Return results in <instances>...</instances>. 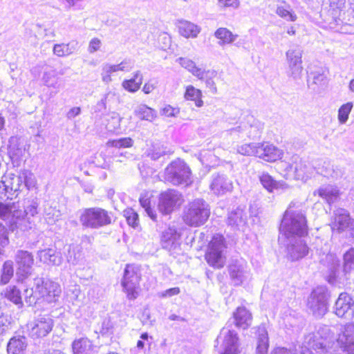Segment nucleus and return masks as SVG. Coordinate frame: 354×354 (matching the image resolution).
Listing matches in <instances>:
<instances>
[{"mask_svg": "<svg viewBox=\"0 0 354 354\" xmlns=\"http://www.w3.org/2000/svg\"><path fill=\"white\" fill-rule=\"evenodd\" d=\"M93 348V341L87 337L77 338L71 344L72 354H89Z\"/></svg>", "mask_w": 354, "mask_h": 354, "instance_id": "nucleus-14", "label": "nucleus"}, {"mask_svg": "<svg viewBox=\"0 0 354 354\" xmlns=\"http://www.w3.org/2000/svg\"><path fill=\"white\" fill-rule=\"evenodd\" d=\"M308 253V248L306 244L302 245V249L300 252H298L296 254V258L299 259L306 256Z\"/></svg>", "mask_w": 354, "mask_h": 354, "instance_id": "nucleus-52", "label": "nucleus"}, {"mask_svg": "<svg viewBox=\"0 0 354 354\" xmlns=\"http://www.w3.org/2000/svg\"><path fill=\"white\" fill-rule=\"evenodd\" d=\"M299 354H313V353L309 349H306L304 351H302Z\"/></svg>", "mask_w": 354, "mask_h": 354, "instance_id": "nucleus-61", "label": "nucleus"}, {"mask_svg": "<svg viewBox=\"0 0 354 354\" xmlns=\"http://www.w3.org/2000/svg\"><path fill=\"white\" fill-rule=\"evenodd\" d=\"M142 279L140 268L133 264H127L124 270L121 285L129 300L136 299L141 292L139 282Z\"/></svg>", "mask_w": 354, "mask_h": 354, "instance_id": "nucleus-4", "label": "nucleus"}, {"mask_svg": "<svg viewBox=\"0 0 354 354\" xmlns=\"http://www.w3.org/2000/svg\"><path fill=\"white\" fill-rule=\"evenodd\" d=\"M270 344L267 333L261 334L258 337L256 354H268Z\"/></svg>", "mask_w": 354, "mask_h": 354, "instance_id": "nucleus-29", "label": "nucleus"}, {"mask_svg": "<svg viewBox=\"0 0 354 354\" xmlns=\"http://www.w3.org/2000/svg\"><path fill=\"white\" fill-rule=\"evenodd\" d=\"M169 232H165L163 233L162 234V238L165 239V241H168V238L167 237V234H171V235H175L176 234V231L174 229H169Z\"/></svg>", "mask_w": 354, "mask_h": 354, "instance_id": "nucleus-54", "label": "nucleus"}, {"mask_svg": "<svg viewBox=\"0 0 354 354\" xmlns=\"http://www.w3.org/2000/svg\"><path fill=\"white\" fill-rule=\"evenodd\" d=\"M276 13L281 18L288 17V20L291 21H295L297 18L292 11L290 6L285 1H281L277 5Z\"/></svg>", "mask_w": 354, "mask_h": 354, "instance_id": "nucleus-27", "label": "nucleus"}, {"mask_svg": "<svg viewBox=\"0 0 354 354\" xmlns=\"http://www.w3.org/2000/svg\"><path fill=\"white\" fill-rule=\"evenodd\" d=\"M279 230L287 239L306 236L308 233L306 217L286 209L283 214Z\"/></svg>", "mask_w": 354, "mask_h": 354, "instance_id": "nucleus-1", "label": "nucleus"}, {"mask_svg": "<svg viewBox=\"0 0 354 354\" xmlns=\"http://www.w3.org/2000/svg\"><path fill=\"white\" fill-rule=\"evenodd\" d=\"M233 319L237 328L247 329L252 324V315L245 307L240 306L234 312Z\"/></svg>", "mask_w": 354, "mask_h": 354, "instance_id": "nucleus-10", "label": "nucleus"}, {"mask_svg": "<svg viewBox=\"0 0 354 354\" xmlns=\"http://www.w3.org/2000/svg\"><path fill=\"white\" fill-rule=\"evenodd\" d=\"M351 298L346 293H341L335 302V314L343 317L348 312L351 307Z\"/></svg>", "mask_w": 354, "mask_h": 354, "instance_id": "nucleus-16", "label": "nucleus"}, {"mask_svg": "<svg viewBox=\"0 0 354 354\" xmlns=\"http://www.w3.org/2000/svg\"><path fill=\"white\" fill-rule=\"evenodd\" d=\"M202 91L195 88L192 85H188L185 87L184 98L188 101L194 102L197 107H201L203 105Z\"/></svg>", "mask_w": 354, "mask_h": 354, "instance_id": "nucleus-20", "label": "nucleus"}, {"mask_svg": "<svg viewBox=\"0 0 354 354\" xmlns=\"http://www.w3.org/2000/svg\"><path fill=\"white\" fill-rule=\"evenodd\" d=\"M41 292L42 293V297L50 303L54 301L55 298L59 296L61 290L59 285L49 283L41 287Z\"/></svg>", "mask_w": 354, "mask_h": 354, "instance_id": "nucleus-21", "label": "nucleus"}, {"mask_svg": "<svg viewBox=\"0 0 354 354\" xmlns=\"http://www.w3.org/2000/svg\"><path fill=\"white\" fill-rule=\"evenodd\" d=\"M288 33L290 35H293L295 34V30L294 27H291L290 29L288 30Z\"/></svg>", "mask_w": 354, "mask_h": 354, "instance_id": "nucleus-59", "label": "nucleus"}, {"mask_svg": "<svg viewBox=\"0 0 354 354\" xmlns=\"http://www.w3.org/2000/svg\"><path fill=\"white\" fill-rule=\"evenodd\" d=\"M178 32L185 38H195L201 32V28L193 23L182 21L179 22Z\"/></svg>", "mask_w": 354, "mask_h": 354, "instance_id": "nucleus-18", "label": "nucleus"}, {"mask_svg": "<svg viewBox=\"0 0 354 354\" xmlns=\"http://www.w3.org/2000/svg\"><path fill=\"white\" fill-rule=\"evenodd\" d=\"M12 205L0 203V218L3 220L8 218L12 214Z\"/></svg>", "mask_w": 354, "mask_h": 354, "instance_id": "nucleus-40", "label": "nucleus"}, {"mask_svg": "<svg viewBox=\"0 0 354 354\" xmlns=\"http://www.w3.org/2000/svg\"><path fill=\"white\" fill-rule=\"evenodd\" d=\"M305 168V164L299 159L298 160H296L289 166V171H292L293 174L297 176H299V173L304 171Z\"/></svg>", "mask_w": 354, "mask_h": 354, "instance_id": "nucleus-39", "label": "nucleus"}, {"mask_svg": "<svg viewBox=\"0 0 354 354\" xmlns=\"http://www.w3.org/2000/svg\"><path fill=\"white\" fill-rule=\"evenodd\" d=\"M181 195L174 189H169L161 192L157 208L163 216L171 214L180 205Z\"/></svg>", "mask_w": 354, "mask_h": 354, "instance_id": "nucleus-7", "label": "nucleus"}, {"mask_svg": "<svg viewBox=\"0 0 354 354\" xmlns=\"http://www.w3.org/2000/svg\"><path fill=\"white\" fill-rule=\"evenodd\" d=\"M340 348L346 354H354V339L352 337H346L345 341H342Z\"/></svg>", "mask_w": 354, "mask_h": 354, "instance_id": "nucleus-38", "label": "nucleus"}, {"mask_svg": "<svg viewBox=\"0 0 354 354\" xmlns=\"http://www.w3.org/2000/svg\"><path fill=\"white\" fill-rule=\"evenodd\" d=\"M80 221L86 228H99L112 223L111 213L102 207H87L81 213Z\"/></svg>", "mask_w": 354, "mask_h": 354, "instance_id": "nucleus-5", "label": "nucleus"}, {"mask_svg": "<svg viewBox=\"0 0 354 354\" xmlns=\"http://www.w3.org/2000/svg\"><path fill=\"white\" fill-rule=\"evenodd\" d=\"M218 2L224 7H234L239 6L238 0H218Z\"/></svg>", "mask_w": 354, "mask_h": 354, "instance_id": "nucleus-48", "label": "nucleus"}, {"mask_svg": "<svg viewBox=\"0 0 354 354\" xmlns=\"http://www.w3.org/2000/svg\"><path fill=\"white\" fill-rule=\"evenodd\" d=\"M81 109L80 107H73L68 111L69 117H75L80 113Z\"/></svg>", "mask_w": 354, "mask_h": 354, "instance_id": "nucleus-53", "label": "nucleus"}, {"mask_svg": "<svg viewBox=\"0 0 354 354\" xmlns=\"http://www.w3.org/2000/svg\"><path fill=\"white\" fill-rule=\"evenodd\" d=\"M142 84V75L139 71L136 72L130 79L124 80L122 86L128 92L135 93L138 91Z\"/></svg>", "mask_w": 354, "mask_h": 354, "instance_id": "nucleus-23", "label": "nucleus"}, {"mask_svg": "<svg viewBox=\"0 0 354 354\" xmlns=\"http://www.w3.org/2000/svg\"><path fill=\"white\" fill-rule=\"evenodd\" d=\"M139 202L141 206L145 209L146 212L149 215V216L153 221H157V215L151 208V201L147 197H141L139 199Z\"/></svg>", "mask_w": 354, "mask_h": 354, "instance_id": "nucleus-35", "label": "nucleus"}, {"mask_svg": "<svg viewBox=\"0 0 354 354\" xmlns=\"http://www.w3.org/2000/svg\"><path fill=\"white\" fill-rule=\"evenodd\" d=\"M257 145L254 144H244L240 146L238 149L239 153L243 156H256Z\"/></svg>", "mask_w": 354, "mask_h": 354, "instance_id": "nucleus-37", "label": "nucleus"}, {"mask_svg": "<svg viewBox=\"0 0 354 354\" xmlns=\"http://www.w3.org/2000/svg\"><path fill=\"white\" fill-rule=\"evenodd\" d=\"M237 342V334L232 330H229L222 340L221 347L223 351L219 354H238Z\"/></svg>", "mask_w": 354, "mask_h": 354, "instance_id": "nucleus-13", "label": "nucleus"}, {"mask_svg": "<svg viewBox=\"0 0 354 354\" xmlns=\"http://www.w3.org/2000/svg\"><path fill=\"white\" fill-rule=\"evenodd\" d=\"M292 353L290 349L283 346L275 347L271 351V354H292Z\"/></svg>", "mask_w": 354, "mask_h": 354, "instance_id": "nucleus-47", "label": "nucleus"}, {"mask_svg": "<svg viewBox=\"0 0 354 354\" xmlns=\"http://www.w3.org/2000/svg\"><path fill=\"white\" fill-rule=\"evenodd\" d=\"M53 320L46 316L28 323L27 330L31 338L39 339L47 336L53 330Z\"/></svg>", "mask_w": 354, "mask_h": 354, "instance_id": "nucleus-8", "label": "nucleus"}, {"mask_svg": "<svg viewBox=\"0 0 354 354\" xmlns=\"http://www.w3.org/2000/svg\"><path fill=\"white\" fill-rule=\"evenodd\" d=\"M80 0H63L64 3L68 8H71L74 6Z\"/></svg>", "mask_w": 354, "mask_h": 354, "instance_id": "nucleus-55", "label": "nucleus"}, {"mask_svg": "<svg viewBox=\"0 0 354 354\" xmlns=\"http://www.w3.org/2000/svg\"><path fill=\"white\" fill-rule=\"evenodd\" d=\"M352 224V219L349 214H339L335 216L330 224L333 231L342 232Z\"/></svg>", "mask_w": 354, "mask_h": 354, "instance_id": "nucleus-17", "label": "nucleus"}, {"mask_svg": "<svg viewBox=\"0 0 354 354\" xmlns=\"http://www.w3.org/2000/svg\"><path fill=\"white\" fill-rule=\"evenodd\" d=\"M172 41L171 36L167 32H161L159 34L157 39L158 47L163 50L170 49Z\"/></svg>", "mask_w": 354, "mask_h": 354, "instance_id": "nucleus-33", "label": "nucleus"}, {"mask_svg": "<svg viewBox=\"0 0 354 354\" xmlns=\"http://www.w3.org/2000/svg\"><path fill=\"white\" fill-rule=\"evenodd\" d=\"M123 64H124L123 62H121L119 64L111 65V66H107L106 68V73H112V72H116L118 71H123L124 67H121V65H122Z\"/></svg>", "mask_w": 354, "mask_h": 354, "instance_id": "nucleus-49", "label": "nucleus"}, {"mask_svg": "<svg viewBox=\"0 0 354 354\" xmlns=\"http://www.w3.org/2000/svg\"><path fill=\"white\" fill-rule=\"evenodd\" d=\"M136 115L142 120L153 121L156 117L157 114L156 111L147 106H140L136 111Z\"/></svg>", "mask_w": 354, "mask_h": 354, "instance_id": "nucleus-26", "label": "nucleus"}, {"mask_svg": "<svg viewBox=\"0 0 354 354\" xmlns=\"http://www.w3.org/2000/svg\"><path fill=\"white\" fill-rule=\"evenodd\" d=\"M26 347L24 337H13L8 343L7 351L8 354H23Z\"/></svg>", "mask_w": 354, "mask_h": 354, "instance_id": "nucleus-19", "label": "nucleus"}, {"mask_svg": "<svg viewBox=\"0 0 354 354\" xmlns=\"http://www.w3.org/2000/svg\"><path fill=\"white\" fill-rule=\"evenodd\" d=\"M140 338L142 339H145V340H147L148 339V334H147V333H142L141 335H140Z\"/></svg>", "mask_w": 354, "mask_h": 354, "instance_id": "nucleus-60", "label": "nucleus"}, {"mask_svg": "<svg viewBox=\"0 0 354 354\" xmlns=\"http://www.w3.org/2000/svg\"><path fill=\"white\" fill-rule=\"evenodd\" d=\"M102 42L100 39L95 37L93 38L88 44V50L89 53H93L99 50L101 48Z\"/></svg>", "mask_w": 354, "mask_h": 354, "instance_id": "nucleus-41", "label": "nucleus"}, {"mask_svg": "<svg viewBox=\"0 0 354 354\" xmlns=\"http://www.w3.org/2000/svg\"><path fill=\"white\" fill-rule=\"evenodd\" d=\"M209 209L200 201H193L185 207L182 219L189 227H198L203 225L209 218Z\"/></svg>", "mask_w": 354, "mask_h": 354, "instance_id": "nucleus-6", "label": "nucleus"}, {"mask_svg": "<svg viewBox=\"0 0 354 354\" xmlns=\"http://www.w3.org/2000/svg\"><path fill=\"white\" fill-rule=\"evenodd\" d=\"M283 156V150L269 142L257 144L256 157L268 162L280 160Z\"/></svg>", "mask_w": 354, "mask_h": 354, "instance_id": "nucleus-9", "label": "nucleus"}, {"mask_svg": "<svg viewBox=\"0 0 354 354\" xmlns=\"http://www.w3.org/2000/svg\"><path fill=\"white\" fill-rule=\"evenodd\" d=\"M1 298L16 305L23 304L20 290L16 286H9L0 292Z\"/></svg>", "mask_w": 354, "mask_h": 354, "instance_id": "nucleus-15", "label": "nucleus"}, {"mask_svg": "<svg viewBox=\"0 0 354 354\" xmlns=\"http://www.w3.org/2000/svg\"><path fill=\"white\" fill-rule=\"evenodd\" d=\"M55 256V252L51 249H46L41 252V257L44 258V260L46 261L47 259H50V257ZM50 261V259H49Z\"/></svg>", "mask_w": 354, "mask_h": 354, "instance_id": "nucleus-51", "label": "nucleus"}, {"mask_svg": "<svg viewBox=\"0 0 354 354\" xmlns=\"http://www.w3.org/2000/svg\"><path fill=\"white\" fill-rule=\"evenodd\" d=\"M133 141L129 137L122 138L120 139L109 140L106 142V146L116 149L129 148L133 146Z\"/></svg>", "mask_w": 354, "mask_h": 354, "instance_id": "nucleus-31", "label": "nucleus"}, {"mask_svg": "<svg viewBox=\"0 0 354 354\" xmlns=\"http://www.w3.org/2000/svg\"><path fill=\"white\" fill-rule=\"evenodd\" d=\"M214 36L218 40L221 45L230 44L238 37V35L233 33L227 28L223 27L216 29L214 32Z\"/></svg>", "mask_w": 354, "mask_h": 354, "instance_id": "nucleus-22", "label": "nucleus"}, {"mask_svg": "<svg viewBox=\"0 0 354 354\" xmlns=\"http://www.w3.org/2000/svg\"><path fill=\"white\" fill-rule=\"evenodd\" d=\"M123 216L129 226L136 228L139 225L138 214L131 207H127L123 211Z\"/></svg>", "mask_w": 354, "mask_h": 354, "instance_id": "nucleus-30", "label": "nucleus"}, {"mask_svg": "<svg viewBox=\"0 0 354 354\" xmlns=\"http://www.w3.org/2000/svg\"><path fill=\"white\" fill-rule=\"evenodd\" d=\"M102 80L104 82H109L111 80V77L108 73H106V74L102 76Z\"/></svg>", "mask_w": 354, "mask_h": 354, "instance_id": "nucleus-58", "label": "nucleus"}, {"mask_svg": "<svg viewBox=\"0 0 354 354\" xmlns=\"http://www.w3.org/2000/svg\"><path fill=\"white\" fill-rule=\"evenodd\" d=\"M178 113V110L171 105H165L161 110V114L165 117H173Z\"/></svg>", "mask_w": 354, "mask_h": 354, "instance_id": "nucleus-42", "label": "nucleus"}, {"mask_svg": "<svg viewBox=\"0 0 354 354\" xmlns=\"http://www.w3.org/2000/svg\"><path fill=\"white\" fill-rule=\"evenodd\" d=\"M180 290L178 287L169 288L160 294L162 298L171 297L180 293Z\"/></svg>", "mask_w": 354, "mask_h": 354, "instance_id": "nucleus-43", "label": "nucleus"}, {"mask_svg": "<svg viewBox=\"0 0 354 354\" xmlns=\"http://www.w3.org/2000/svg\"><path fill=\"white\" fill-rule=\"evenodd\" d=\"M17 270L27 272L34 264L33 254L27 250H19L15 256Z\"/></svg>", "mask_w": 354, "mask_h": 354, "instance_id": "nucleus-12", "label": "nucleus"}, {"mask_svg": "<svg viewBox=\"0 0 354 354\" xmlns=\"http://www.w3.org/2000/svg\"><path fill=\"white\" fill-rule=\"evenodd\" d=\"M136 346L139 349H142L145 346V344L142 340H138Z\"/></svg>", "mask_w": 354, "mask_h": 354, "instance_id": "nucleus-56", "label": "nucleus"}, {"mask_svg": "<svg viewBox=\"0 0 354 354\" xmlns=\"http://www.w3.org/2000/svg\"><path fill=\"white\" fill-rule=\"evenodd\" d=\"M287 58L290 66H295L301 64V55L299 52L289 50L287 52Z\"/></svg>", "mask_w": 354, "mask_h": 354, "instance_id": "nucleus-36", "label": "nucleus"}, {"mask_svg": "<svg viewBox=\"0 0 354 354\" xmlns=\"http://www.w3.org/2000/svg\"><path fill=\"white\" fill-rule=\"evenodd\" d=\"M346 0H329V7L333 10H342L345 6Z\"/></svg>", "mask_w": 354, "mask_h": 354, "instance_id": "nucleus-44", "label": "nucleus"}, {"mask_svg": "<svg viewBox=\"0 0 354 354\" xmlns=\"http://www.w3.org/2000/svg\"><path fill=\"white\" fill-rule=\"evenodd\" d=\"M4 124H5V120H4L3 117H2L0 115V130H1L4 127Z\"/></svg>", "mask_w": 354, "mask_h": 354, "instance_id": "nucleus-57", "label": "nucleus"}, {"mask_svg": "<svg viewBox=\"0 0 354 354\" xmlns=\"http://www.w3.org/2000/svg\"><path fill=\"white\" fill-rule=\"evenodd\" d=\"M163 180L175 186L188 187L193 183L190 167L183 160L177 158L171 161L165 169Z\"/></svg>", "mask_w": 354, "mask_h": 354, "instance_id": "nucleus-2", "label": "nucleus"}, {"mask_svg": "<svg viewBox=\"0 0 354 354\" xmlns=\"http://www.w3.org/2000/svg\"><path fill=\"white\" fill-rule=\"evenodd\" d=\"M317 194L319 197L325 199L328 203H330L333 199L338 197L339 192L337 189H328L327 188L321 187L318 189L315 194Z\"/></svg>", "mask_w": 354, "mask_h": 354, "instance_id": "nucleus-32", "label": "nucleus"}, {"mask_svg": "<svg viewBox=\"0 0 354 354\" xmlns=\"http://www.w3.org/2000/svg\"><path fill=\"white\" fill-rule=\"evenodd\" d=\"M349 86L351 90L354 92V80H351Z\"/></svg>", "mask_w": 354, "mask_h": 354, "instance_id": "nucleus-62", "label": "nucleus"}, {"mask_svg": "<svg viewBox=\"0 0 354 354\" xmlns=\"http://www.w3.org/2000/svg\"><path fill=\"white\" fill-rule=\"evenodd\" d=\"M350 6H351V8L353 10V11H354V5L353 6V3H351Z\"/></svg>", "mask_w": 354, "mask_h": 354, "instance_id": "nucleus-64", "label": "nucleus"}, {"mask_svg": "<svg viewBox=\"0 0 354 354\" xmlns=\"http://www.w3.org/2000/svg\"><path fill=\"white\" fill-rule=\"evenodd\" d=\"M353 108L351 102L342 104L338 110V120L340 123H344L348 118L349 113Z\"/></svg>", "mask_w": 354, "mask_h": 354, "instance_id": "nucleus-34", "label": "nucleus"}, {"mask_svg": "<svg viewBox=\"0 0 354 354\" xmlns=\"http://www.w3.org/2000/svg\"><path fill=\"white\" fill-rule=\"evenodd\" d=\"M75 46L71 43L56 44L53 48V54L57 57H67L73 53Z\"/></svg>", "mask_w": 354, "mask_h": 354, "instance_id": "nucleus-25", "label": "nucleus"}, {"mask_svg": "<svg viewBox=\"0 0 354 354\" xmlns=\"http://www.w3.org/2000/svg\"><path fill=\"white\" fill-rule=\"evenodd\" d=\"M259 180L263 187L269 192H272L280 187L279 183L268 173H263Z\"/></svg>", "mask_w": 354, "mask_h": 354, "instance_id": "nucleus-28", "label": "nucleus"}, {"mask_svg": "<svg viewBox=\"0 0 354 354\" xmlns=\"http://www.w3.org/2000/svg\"><path fill=\"white\" fill-rule=\"evenodd\" d=\"M156 82H153V81H151V80H149L147 82L145 83V84L143 85V87H142V91L145 93V94H149L151 93H152L155 88H156Z\"/></svg>", "mask_w": 354, "mask_h": 354, "instance_id": "nucleus-45", "label": "nucleus"}, {"mask_svg": "<svg viewBox=\"0 0 354 354\" xmlns=\"http://www.w3.org/2000/svg\"><path fill=\"white\" fill-rule=\"evenodd\" d=\"M20 151V149L17 147L15 149V145L10 144L8 145V154L10 158H13L15 156H18V152Z\"/></svg>", "mask_w": 354, "mask_h": 354, "instance_id": "nucleus-50", "label": "nucleus"}, {"mask_svg": "<svg viewBox=\"0 0 354 354\" xmlns=\"http://www.w3.org/2000/svg\"><path fill=\"white\" fill-rule=\"evenodd\" d=\"M14 276L13 263L11 261H6L1 269L0 284L6 285L8 283Z\"/></svg>", "mask_w": 354, "mask_h": 354, "instance_id": "nucleus-24", "label": "nucleus"}, {"mask_svg": "<svg viewBox=\"0 0 354 354\" xmlns=\"http://www.w3.org/2000/svg\"><path fill=\"white\" fill-rule=\"evenodd\" d=\"M183 64L185 65V67L187 68L192 75L201 80L205 81L207 83H210V81L217 75L215 71L203 70L202 68L196 66L191 60H187L183 63Z\"/></svg>", "mask_w": 354, "mask_h": 354, "instance_id": "nucleus-11", "label": "nucleus"}, {"mask_svg": "<svg viewBox=\"0 0 354 354\" xmlns=\"http://www.w3.org/2000/svg\"><path fill=\"white\" fill-rule=\"evenodd\" d=\"M351 236L354 238V225L351 227Z\"/></svg>", "mask_w": 354, "mask_h": 354, "instance_id": "nucleus-63", "label": "nucleus"}, {"mask_svg": "<svg viewBox=\"0 0 354 354\" xmlns=\"http://www.w3.org/2000/svg\"><path fill=\"white\" fill-rule=\"evenodd\" d=\"M227 247V242L223 234H216L212 236L207 243L204 254L207 263L214 269L223 268L226 263V257L223 250Z\"/></svg>", "mask_w": 354, "mask_h": 354, "instance_id": "nucleus-3", "label": "nucleus"}, {"mask_svg": "<svg viewBox=\"0 0 354 354\" xmlns=\"http://www.w3.org/2000/svg\"><path fill=\"white\" fill-rule=\"evenodd\" d=\"M344 261L346 263H354V248H351L344 254Z\"/></svg>", "mask_w": 354, "mask_h": 354, "instance_id": "nucleus-46", "label": "nucleus"}]
</instances>
